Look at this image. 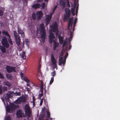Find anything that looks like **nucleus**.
Returning <instances> with one entry per match:
<instances>
[{
	"instance_id": "obj_9",
	"label": "nucleus",
	"mask_w": 120,
	"mask_h": 120,
	"mask_svg": "<svg viewBox=\"0 0 120 120\" xmlns=\"http://www.w3.org/2000/svg\"><path fill=\"white\" fill-rule=\"evenodd\" d=\"M53 13H51L50 15H47L46 18V25L47 26L50 23L52 15Z\"/></svg>"
},
{
	"instance_id": "obj_26",
	"label": "nucleus",
	"mask_w": 120,
	"mask_h": 120,
	"mask_svg": "<svg viewBox=\"0 0 120 120\" xmlns=\"http://www.w3.org/2000/svg\"><path fill=\"white\" fill-rule=\"evenodd\" d=\"M2 34L3 35H6L8 37L10 36L7 31H3L2 32Z\"/></svg>"
},
{
	"instance_id": "obj_18",
	"label": "nucleus",
	"mask_w": 120,
	"mask_h": 120,
	"mask_svg": "<svg viewBox=\"0 0 120 120\" xmlns=\"http://www.w3.org/2000/svg\"><path fill=\"white\" fill-rule=\"evenodd\" d=\"M40 6L41 5L40 4L38 3H37L34 4L32 6V7L34 9H36L37 8H40Z\"/></svg>"
},
{
	"instance_id": "obj_36",
	"label": "nucleus",
	"mask_w": 120,
	"mask_h": 120,
	"mask_svg": "<svg viewBox=\"0 0 120 120\" xmlns=\"http://www.w3.org/2000/svg\"><path fill=\"white\" fill-rule=\"evenodd\" d=\"M77 18H76L74 20V24H73V27H75V25L76 23V22H77Z\"/></svg>"
},
{
	"instance_id": "obj_39",
	"label": "nucleus",
	"mask_w": 120,
	"mask_h": 120,
	"mask_svg": "<svg viewBox=\"0 0 120 120\" xmlns=\"http://www.w3.org/2000/svg\"><path fill=\"white\" fill-rule=\"evenodd\" d=\"M54 78L53 77H52L51 78V80L50 81L49 84H51L54 81Z\"/></svg>"
},
{
	"instance_id": "obj_4",
	"label": "nucleus",
	"mask_w": 120,
	"mask_h": 120,
	"mask_svg": "<svg viewBox=\"0 0 120 120\" xmlns=\"http://www.w3.org/2000/svg\"><path fill=\"white\" fill-rule=\"evenodd\" d=\"M25 112L26 115L27 116L30 117L31 113L30 107L28 105L26 104L24 108Z\"/></svg>"
},
{
	"instance_id": "obj_31",
	"label": "nucleus",
	"mask_w": 120,
	"mask_h": 120,
	"mask_svg": "<svg viewBox=\"0 0 120 120\" xmlns=\"http://www.w3.org/2000/svg\"><path fill=\"white\" fill-rule=\"evenodd\" d=\"M3 101V102L5 103L4 101V99H5V100H6V102L7 101H8V102H9V98H1Z\"/></svg>"
},
{
	"instance_id": "obj_13",
	"label": "nucleus",
	"mask_w": 120,
	"mask_h": 120,
	"mask_svg": "<svg viewBox=\"0 0 120 120\" xmlns=\"http://www.w3.org/2000/svg\"><path fill=\"white\" fill-rule=\"evenodd\" d=\"M36 15L37 17V19L38 20L41 19V18L42 17L43 15V13L41 11L37 12Z\"/></svg>"
},
{
	"instance_id": "obj_58",
	"label": "nucleus",
	"mask_w": 120,
	"mask_h": 120,
	"mask_svg": "<svg viewBox=\"0 0 120 120\" xmlns=\"http://www.w3.org/2000/svg\"><path fill=\"white\" fill-rule=\"evenodd\" d=\"M62 64H63V63L62 62V61H60L59 62V65H61Z\"/></svg>"
},
{
	"instance_id": "obj_32",
	"label": "nucleus",
	"mask_w": 120,
	"mask_h": 120,
	"mask_svg": "<svg viewBox=\"0 0 120 120\" xmlns=\"http://www.w3.org/2000/svg\"><path fill=\"white\" fill-rule=\"evenodd\" d=\"M75 8H72L71 9V12L73 16H74L75 15Z\"/></svg>"
},
{
	"instance_id": "obj_60",
	"label": "nucleus",
	"mask_w": 120,
	"mask_h": 120,
	"mask_svg": "<svg viewBox=\"0 0 120 120\" xmlns=\"http://www.w3.org/2000/svg\"><path fill=\"white\" fill-rule=\"evenodd\" d=\"M71 48V45H69V47L68 48V49L70 50Z\"/></svg>"
},
{
	"instance_id": "obj_22",
	"label": "nucleus",
	"mask_w": 120,
	"mask_h": 120,
	"mask_svg": "<svg viewBox=\"0 0 120 120\" xmlns=\"http://www.w3.org/2000/svg\"><path fill=\"white\" fill-rule=\"evenodd\" d=\"M4 85L7 86L8 87H10L11 86V84L8 82L5 81L3 82Z\"/></svg>"
},
{
	"instance_id": "obj_7",
	"label": "nucleus",
	"mask_w": 120,
	"mask_h": 120,
	"mask_svg": "<svg viewBox=\"0 0 120 120\" xmlns=\"http://www.w3.org/2000/svg\"><path fill=\"white\" fill-rule=\"evenodd\" d=\"M6 69L8 72L11 73V72H15V68L12 67L10 66L7 65L6 66Z\"/></svg>"
},
{
	"instance_id": "obj_11",
	"label": "nucleus",
	"mask_w": 120,
	"mask_h": 120,
	"mask_svg": "<svg viewBox=\"0 0 120 120\" xmlns=\"http://www.w3.org/2000/svg\"><path fill=\"white\" fill-rule=\"evenodd\" d=\"M26 98H18L15 102L16 104H20L21 102H25L26 100Z\"/></svg>"
},
{
	"instance_id": "obj_59",
	"label": "nucleus",
	"mask_w": 120,
	"mask_h": 120,
	"mask_svg": "<svg viewBox=\"0 0 120 120\" xmlns=\"http://www.w3.org/2000/svg\"><path fill=\"white\" fill-rule=\"evenodd\" d=\"M26 90L28 91L29 92L30 91V88H28V87H27L26 89Z\"/></svg>"
},
{
	"instance_id": "obj_62",
	"label": "nucleus",
	"mask_w": 120,
	"mask_h": 120,
	"mask_svg": "<svg viewBox=\"0 0 120 120\" xmlns=\"http://www.w3.org/2000/svg\"><path fill=\"white\" fill-rule=\"evenodd\" d=\"M53 66H54V68H57V66L56 64V65H53Z\"/></svg>"
},
{
	"instance_id": "obj_27",
	"label": "nucleus",
	"mask_w": 120,
	"mask_h": 120,
	"mask_svg": "<svg viewBox=\"0 0 120 120\" xmlns=\"http://www.w3.org/2000/svg\"><path fill=\"white\" fill-rule=\"evenodd\" d=\"M13 33L14 36L15 38V39L18 38V37H20L19 36L17 35V33L16 31H14Z\"/></svg>"
},
{
	"instance_id": "obj_8",
	"label": "nucleus",
	"mask_w": 120,
	"mask_h": 120,
	"mask_svg": "<svg viewBox=\"0 0 120 120\" xmlns=\"http://www.w3.org/2000/svg\"><path fill=\"white\" fill-rule=\"evenodd\" d=\"M24 112L21 109L19 110L16 112V115L17 117L18 118H21L25 117L24 114Z\"/></svg>"
},
{
	"instance_id": "obj_6",
	"label": "nucleus",
	"mask_w": 120,
	"mask_h": 120,
	"mask_svg": "<svg viewBox=\"0 0 120 120\" xmlns=\"http://www.w3.org/2000/svg\"><path fill=\"white\" fill-rule=\"evenodd\" d=\"M50 27L52 30L53 32H56V35H57L59 31L57 30L58 25L56 22H55L52 26H50Z\"/></svg>"
},
{
	"instance_id": "obj_16",
	"label": "nucleus",
	"mask_w": 120,
	"mask_h": 120,
	"mask_svg": "<svg viewBox=\"0 0 120 120\" xmlns=\"http://www.w3.org/2000/svg\"><path fill=\"white\" fill-rule=\"evenodd\" d=\"M58 38L60 44H62L64 41V38L63 37L61 36L60 34H59L58 35Z\"/></svg>"
},
{
	"instance_id": "obj_43",
	"label": "nucleus",
	"mask_w": 120,
	"mask_h": 120,
	"mask_svg": "<svg viewBox=\"0 0 120 120\" xmlns=\"http://www.w3.org/2000/svg\"><path fill=\"white\" fill-rule=\"evenodd\" d=\"M73 33L71 31L70 36V37L69 38V39H72V38Z\"/></svg>"
},
{
	"instance_id": "obj_45",
	"label": "nucleus",
	"mask_w": 120,
	"mask_h": 120,
	"mask_svg": "<svg viewBox=\"0 0 120 120\" xmlns=\"http://www.w3.org/2000/svg\"><path fill=\"white\" fill-rule=\"evenodd\" d=\"M5 120H11V118L9 116H8L5 118Z\"/></svg>"
},
{
	"instance_id": "obj_24",
	"label": "nucleus",
	"mask_w": 120,
	"mask_h": 120,
	"mask_svg": "<svg viewBox=\"0 0 120 120\" xmlns=\"http://www.w3.org/2000/svg\"><path fill=\"white\" fill-rule=\"evenodd\" d=\"M6 47L4 46H2L0 47V49L3 53H5L6 52Z\"/></svg>"
},
{
	"instance_id": "obj_38",
	"label": "nucleus",
	"mask_w": 120,
	"mask_h": 120,
	"mask_svg": "<svg viewBox=\"0 0 120 120\" xmlns=\"http://www.w3.org/2000/svg\"><path fill=\"white\" fill-rule=\"evenodd\" d=\"M45 3H43L41 5V6L42 9H44L45 7Z\"/></svg>"
},
{
	"instance_id": "obj_10",
	"label": "nucleus",
	"mask_w": 120,
	"mask_h": 120,
	"mask_svg": "<svg viewBox=\"0 0 120 120\" xmlns=\"http://www.w3.org/2000/svg\"><path fill=\"white\" fill-rule=\"evenodd\" d=\"M55 37V35L52 33H51L49 36V41L50 43H52V42H54V41H56L54 39Z\"/></svg>"
},
{
	"instance_id": "obj_54",
	"label": "nucleus",
	"mask_w": 120,
	"mask_h": 120,
	"mask_svg": "<svg viewBox=\"0 0 120 120\" xmlns=\"http://www.w3.org/2000/svg\"><path fill=\"white\" fill-rule=\"evenodd\" d=\"M66 42L65 41L64 42V43L63 45V47H64L66 45Z\"/></svg>"
},
{
	"instance_id": "obj_29",
	"label": "nucleus",
	"mask_w": 120,
	"mask_h": 120,
	"mask_svg": "<svg viewBox=\"0 0 120 120\" xmlns=\"http://www.w3.org/2000/svg\"><path fill=\"white\" fill-rule=\"evenodd\" d=\"M47 115L46 116V118L49 119L50 117V114L49 110L47 111Z\"/></svg>"
},
{
	"instance_id": "obj_41",
	"label": "nucleus",
	"mask_w": 120,
	"mask_h": 120,
	"mask_svg": "<svg viewBox=\"0 0 120 120\" xmlns=\"http://www.w3.org/2000/svg\"><path fill=\"white\" fill-rule=\"evenodd\" d=\"M21 95L20 93V92H19L18 93L17 92H15V93H14V95L15 96H20Z\"/></svg>"
},
{
	"instance_id": "obj_61",
	"label": "nucleus",
	"mask_w": 120,
	"mask_h": 120,
	"mask_svg": "<svg viewBox=\"0 0 120 120\" xmlns=\"http://www.w3.org/2000/svg\"><path fill=\"white\" fill-rule=\"evenodd\" d=\"M35 98H33V104H34V102H35Z\"/></svg>"
},
{
	"instance_id": "obj_44",
	"label": "nucleus",
	"mask_w": 120,
	"mask_h": 120,
	"mask_svg": "<svg viewBox=\"0 0 120 120\" xmlns=\"http://www.w3.org/2000/svg\"><path fill=\"white\" fill-rule=\"evenodd\" d=\"M57 6L56 5H55L53 9V11H52V13H53H53H54V12L55 10L56 9V8H57Z\"/></svg>"
},
{
	"instance_id": "obj_48",
	"label": "nucleus",
	"mask_w": 120,
	"mask_h": 120,
	"mask_svg": "<svg viewBox=\"0 0 120 120\" xmlns=\"http://www.w3.org/2000/svg\"><path fill=\"white\" fill-rule=\"evenodd\" d=\"M2 93V86H0V94H1Z\"/></svg>"
},
{
	"instance_id": "obj_50",
	"label": "nucleus",
	"mask_w": 120,
	"mask_h": 120,
	"mask_svg": "<svg viewBox=\"0 0 120 120\" xmlns=\"http://www.w3.org/2000/svg\"><path fill=\"white\" fill-rule=\"evenodd\" d=\"M0 78L2 79H4V77L3 75L0 72Z\"/></svg>"
},
{
	"instance_id": "obj_52",
	"label": "nucleus",
	"mask_w": 120,
	"mask_h": 120,
	"mask_svg": "<svg viewBox=\"0 0 120 120\" xmlns=\"http://www.w3.org/2000/svg\"><path fill=\"white\" fill-rule=\"evenodd\" d=\"M43 98H42V99H41V101L40 104V105H41L42 104L43 102Z\"/></svg>"
},
{
	"instance_id": "obj_25",
	"label": "nucleus",
	"mask_w": 120,
	"mask_h": 120,
	"mask_svg": "<svg viewBox=\"0 0 120 120\" xmlns=\"http://www.w3.org/2000/svg\"><path fill=\"white\" fill-rule=\"evenodd\" d=\"M26 52H25L23 51L21 53V56L24 59H25L26 58V56H25V54Z\"/></svg>"
},
{
	"instance_id": "obj_14",
	"label": "nucleus",
	"mask_w": 120,
	"mask_h": 120,
	"mask_svg": "<svg viewBox=\"0 0 120 120\" xmlns=\"http://www.w3.org/2000/svg\"><path fill=\"white\" fill-rule=\"evenodd\" d=\"M51 60L52 63L53 65H56V60H55L53 54H51Z\"/></svg>"
},
{
	"instance_id": "obj_34",
	"label": "nucleus",
	"mask_w": 120,
	"mask_h": 120,
	"mask_svg": "<svg viewBox=\"0 0 120 120\" xmlns=\"http://www.w3.org/2000/svg\"><path fill=\"white\" fill-rule=\"evenodd\" d=\"M2 89L3 91L4 92L7 91V87L5 86H4L3 87H2Z\"/></svg>"
},
{
	"instance_id": "obj_49",
	"label": "nucleus",
	"mask_w": 120,
	"mask_h": 120,
	"mask_svg": "<svg viewBox=\"0 0 120 120\" xmlns=\"http://www.w3.org/2000/svg\"><path fill=\"white\" fill-rule=\"evenodd\" d=\"M43 119V116H39L38 120H42Z\"/></svg>"
},
{
	"instance_id": "obj_2",
	"label": "nucleus",
	"mask_w": 120,
	"mask_h": 120,
	"mask_svg": "<svg viewBox=\"0 0 120 120\" xmlns=\"http://www.w3.org/2000/svg\"><path fill=\"white\" fill-rule=\"evenodd\" d=\"M18 107L13 103H11L10 106L7 107L6 108V112H10V110L11 112L14 111Z\"/></svg>"
},
{
	"instance_id": "obj_12",
	"label": "nucleus",
	"mask_w": 120,
	"mask_h": 120,
	"mask_svg": "<svg viewBox=\"0 0 120 120\" xmlns=\"http://www.w3.org/2000/svg\"><path fill=\"white\" fill-rule=\"evenodd\" d=\"M14 94V93L13 91H9L6 94V98H12Z\"/></svg>"
},
{
	"instance_id": "obj_51",
	"label": "nucleus",
	"mask_w": 120,
	"mask_h": 120,
	"mask_svg": "<svg viewBox=\"0 0 120 120\" xmlns=\"http://www.w3.org/2000/svg\"><path fill=\"white\" fill-rule=\"evenodd\" d=\"M78 6L77 7H76V12H75V13H76V15H77V14L78 13Z\"/></svg>"
},
{
	"instance_id": "obj_5",
	"label": "nucleus",
	"mask_w": 120,
	"mask_h": 120,
	"mask_svg": "<svg viewBox=\"0 0 120 120\" xmlns=\"http://www.w3.org/2000/svg\"><path fill=\"white\" fill-rule=\"evenodd\" d=\"M2 45L6 48H8L9 46V44L8 42L7 38L5 37H3L2 40Z\"/></svg>"
},
{
	"instance_id": "obj_1",
	"label": "nucleus",
	"mask_w": 120,
	"mask_h": 120,
	"mask_svg": "<svg viewBox=\"0 0 120 120\" xmlns=\"http://www.w3.org/2000/svg\"><path fill=\"white\" fill-rule=\"evenodd\" d=\"M39 30L41 35L40 38L41 39L40 41L44 43L46 38V34L43 23H41L40 25Z\"/></svg>"
},
{
	"instance_id": "obj_19",
	"label": "nucleus",
	"mask_w": 120,
	"mask_h": 120,
	"mask_svg": "<svg viewBox=\"0 0 120 120\" xmlns=\"http://www.w3.org/2000/svg\"><path fill=\"white\" fill-rule=\"evenodd\" d=\"M15 40L17 45L18 46H19L20 45V37H18V38L15 39Z\"/></svg>"
},
{
	"instance_id": "obj_57",
	"label": "nucleus",
	"mask_w": 120,
	"mask_h": 120,
	"mask_svg": "<svg viewBox=\"0 0 120 120\" xmlns=\"http://www.w3.org/2000/svg\"><path fill=\"white\" fill-rule=\"evenodd\" d=\"M43 95V93H41L40 94H39V97H41Z\"/></svg>"
},
{
	"instance_id": "obj_40",
	"label": "nucleus",
	"mask_w": 120,
	"mask_h": 120,
	"mask_svg": "<svg viewBox=\"0 0 120 120\" xmlns=\"http://www.w3.org/2000/svg\"><path fill=\"white\" fill-rule=\"evenodd\" d=\"M23 79L27 83H28L29 82V80L26 77H25Z\"/></svg>"
},
{
	"instance_id": "obj_23",
	"label": "nucleus",
	"mask_w": 120,
	"mask_h": 120,
	"mask_svg": "<svg viewBox=\"0 0 120 120\" xmlns=\"http://www.w3.org/2000/svg\"><path fill=\"white\" fill-rule=\"evenodd\" d=\"M6 76L7 78L9 80H11L12 77L11 75L10 74H6Z\"/></svg>"
},
{
	"instance_id": "obj_15",
	"label": "nucleus",
	"mask_w": 120,
	"mask_h": 120,
	"mask_svg": "<svg viewBox=\"0 0 120 120\" xmlns=\"http://www.w3.org/2000/svg\"><path fill=\"white\" fill-rule=\"evenodd\" d=\"M67 0H64V1L61 2L60 3V5L62 6L63 8H64L65 7L67 3Z\"/></svg>"
},
{
	"instance_id": "obj_3",
	"label": "nucleus",
	"mask_w": 120,
	"mask_h": 120,
	"mask_svg": "<svg viewBox=\"0 0 120 120\" xmlns=\"http://www.w3.org/2000/svg\"><path fill=\"white\" fill-rule=\"evenodd\" d=\"M65 12L66 15H65L64 17V21H66L68 20L71 15V11L69 8L65 9Z\"/></svg>"
},
{
	"instance_id": "obj_55",
	"label": "nucleus",
	"mask_w": 120,
	"mask_h": 120,
	"mask_svg": "<svg viewBox=\"0 0 120 120\" xmlns=\"http://www.w3.org/2000/svg\"><path fill=\"white\" fill-rule=\"evenodd\" d=\"M59 61H62L63 60V58L62 57H61L60 56H59Z\"/></svg>"
},
{
	"instance_id": "obj_21",
	"label": "nucleus",
	"mask_w": 120,
	"mask_h": 120,
	"mask_svg": "<svg viewBox=\"0 0 120 120\" xmlns=\"http://www.w3.org/2000/svg\"><path fill=\"white\" fill-rule=\"evenodd\" d=\"M73 18H70L69 19V20L68 24L69 25H71V26L72 27L73 23Z\"/></svg>"
},
{
	"instance_id": "obj_64",
	"label": "nucleus",
	"mask_w": 120,
	"mask_h": 120,
	"mask_svg": "<svg viewBox=\"0 0 120 120\" xmlns=\"http://www.w3.org/2000/svg\"><path fill=\"white\" fill-rule=\"evenodd\" d=\"M38 73H40L41 72V70L39 69H38Z\"/></svg>"
},
{
	"instance_id": "obj_20",
	"label": "nucleus",
	"mask_w": 120,
	"mask_h": 120,
	"mask_svg": "<svg viewBox=\"0 0 120 120\" xmlns=\"http://www.w3.org/2000/svg\"><path fill=\"white\" fill-rule=\"evenodd\" d=\"M54 43L53 49L54 50H55L57 47L58 46L59 44L58 43H57L56 41H54Z\"/></svg>"
},
{
	"instance_id": "obj_47",
	"label": "nucleus",
	"mask_w": 120,
	"mask_h": 120,
	"mask_svg": "<svg viewBox=\"0 0 120 120\" xmlns=\"http://www.w3.org/2000/svg\"><path fill=\"white\" fill-rule=\"evenodd\" d=\"M3 15V12L2 10H0V16H2Z\"/></svg>"
},
{
	"instance_id": "obj_37",
	"label": "nucleus",
	"mask_w": 120,
	"mask_h": 120,
	"mask_svg": "<svg viewBox=\"0 0 120 120\" xmlns=\"http://www.w3.org/2000/svg\"><path fill=\"white\" fill-rule=\"evenodd\" d=\"M25 44L27 45V46H29V41L28 39H26Z\"/></svg>"
},
{
	"instance_id": "obj_56",
	"label": "nucleus",
	"mask_w": 120,
	"mask_h": 120,
	"mask_svg": "<svg viewBox=\"0 0 120 120\" xmlns=\"http://www.w3.org/2000/svg\"><path fill=\"white\" fill-rule=\"evenodd\" d=\"M66 60L65 59H64L62 61L63 64H64L65 62H66Z\"/></svg>"
},
{
	"instance_id": "obj_33",
	"label": "nucleus",
	"mask_w": 120,
	"mask_h": 120,
	"mask_svg": "<svg viewBox=\"0 0 120 120\" xmlns=\"http://www.w3.org/2000/svg\"><path fill=\"white\" fill-rule=\"evenodd\" d=\"M8 42H9L10 44L11 45H12L13 43H12V41L11 38L10 36L8 38Z\"/></svg>"
},
{
	"instance_id": "obj_35",
	"label": "nucleus",
	"mask_w": 120,
	"mask_h": 120,
	"mask_svg": "<svg viewBox=\"0 0 120 120\" xmlns=\"http://www.w3.org/2000/svg\"><path fill=\"white\" fill-rule=\"evenodd\" d=\"M51 75L52 76V77H53L54 78V76L56 75V72L55 70L51 73Z\"/></svg>"
},
{
	"instance_id": "obj_17",
	"label": "nucleus",
	"mask_w": 120,
	"mask_h": 120,
	"mask_svg": "<svg viewBox=\"0 0 120 120\" xmlns=\"http://www.w3.org/2000/svg\"><path fill=\"white\" fill-rule=\"evenodd\" d=\"M18 31L19 33L21 34V37L24 38L25 35L23 31L21 29L19 28H18Z\"/></svg>"
},
{
	"instance_id": "obj_63",
	"label": "nucleus",
	"mask_w": 120,
	"mask_h": 120,
	"mask_svg": "<svg viewBox=\"0 0 120 120\" xmlns=\"http://www.w3.org/2000/svg\"><path fill=\"white\" fill-rule=\"evenodd\" d=\"M63 54H64V53L62 52L60 53V56H62L63 55Z\"/></svg>"
},
{
	"instance_id": "obj_46",
	"label": "nucleus",
	"mask_w": 120,
	"mask_h": 120,
	"mask_svg": "<svg viewBox=\"0 0 120 120\" xmlns=\"http://www.w3.org/2000/svg\"><path fill=\"white\" fill-rule=\"evenodd\" d=\"M67 6L69 7V8L70 7V4L69 3V1L68 0H67Z\"/></svg>"
},
{
	"instance_id": "obj_42",
	"label": "nucleus",
	"mask_w": 120,
	"mask_h": 120,
	"mask_svg": "<svg viewBox=\"0 0 120 120\" xmlns=\"http://www.w3.org/2000/svg\"><path fill=\"white\" fill-rule=\"evenodd\" d=\"M76 5H77V3H76V1H75L74 2V4L73 6V8H76Z\"/></svg>"
},
{
	"instance_id": "obj_30",
	"label": "nucleus",
	"mask_w": 120,
	"mask_h": 120,
	"mask_svg": "<svg viewBox=\"0 0 120 120\" xmlns=\"http://www.w3.org/2000/svg\"><path fill=\"white\" fill-rule=\"evenodd\" d=\"M32 19L35 20L37 18L35 13H33L32 14Z\"/></svg>"
},
{
	"instance_id": "obj_53",
	"label": "nucleus",
	"mask_w": 120,
	"mask_h": 120,
	"mask_svg": "<svg viewBox=\"0 0 120 120\" xmlns=\"http://www.w3.org/2000/svg\"><path fill=\"white\" fill-rule=\"evenodd\" d=\"M68 52H66V53L64 57V59H66L67 57L68 56Z\"/></svg>"
},
{
	"instance_id": "obj_28",
	"label": "nucleus",
	"mask_w": 120,
	"mask_h": 120,
	"mask_svg": "<svg viewBox=\"0 0 120 120\" xmlns=\"http://www.w3.org/2000/svg\"><path fill=\"white\" fill-rule=\"evenodd\" d=\"M41 85L40 86V89L41 92V93H43V84L42 81L41 80Z\"/></svg>"
}]
</instances>
